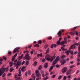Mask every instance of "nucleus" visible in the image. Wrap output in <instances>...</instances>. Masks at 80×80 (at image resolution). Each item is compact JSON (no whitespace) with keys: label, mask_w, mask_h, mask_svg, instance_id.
<instances>
[{"label":"nucleus","mask_w":80,"mask_h":80,"mask_svg":"<svg viewBox=\"0 0 80 80\" xmlns=\"http://www.w3.org/2000/svg\"><path fill=\"white\" fill-rule=\"evenodd\" d=\"M66 79H67V76H64L63 77V80H66Z\"/></svg>","instance_id":"e433bc0d"},{"label":"nucleus","mask_w":80,"mask_h":80,"mask_svg":"<svg viewBox=\"0 0 80 80\" xmlns=\"http://www.w3.org/2000/svg\"><path fill=\"white\" fill-rule=\"evenodd\" d=\"M62 32L60 31H59L58 32V33L57 34L58 35V37H62Z\"/></svg>","instance_id":"9d476101"},{"label":"nucleus","mask_w":80,"mask_h":80,"mask_svg":"<svg viewBox=\"0 0 80 80\" xmlns=\"http://www.w3.org/2000/svg\"><path fill=\"white\" fill-rule=\"evenodd\" d=\"M76 35H78V32H76L75 34Z\"/></svg>","instance_id":"4d7b16f0"},{"label":"nucleus","mask_w":80,"mask_h":80,"mask_svg":"<svg viewBox=\"0 0 80 80\" xmlns=\"http://www.w3.org/2000/svg\"><path fill=\"white\" fill-rule=\"evenodd\" d=\"M67 37L68 38H70V36L69 35H68Z\"/></svg>","instance_id":"e2e57ef3"},{"label":"nucleus","mask_w":80,"mask_h":80,"mask_svg":"<svg viewBox=\"0 0 80 80\" xmlns=\"http://www.w3.org/2000/svg\"><path fill=\"white\" fill-rule=\"evenodd\" d=\"M75 32H71V34L72 35H75Z\"/></svg>","instance_id":"72a5a7b5"},{"label":"nucleus","mask_w":80,"mask_h":80,"mask_svg":"<svg viewBox=\"0 0 80 80\" xmlns=\"http://www.w3.org/2000/svg\"><path fill=\"white\" fill-rule=\"evenodd\" d=\"M58 45V44H55L54 45V48H56V47H57V46Z\"/></svg>","instance_id":"a18cd8bd"},{"label":"nucleus","mask_w":80,"mask_h":80,"mask_svg":"<svg viewBox=\"0 0 80 80\" xmlns=\"http://www.w3.org/2000/svg\"><path fill=\"white\" fill-rule=\"evenodd\" d=\"M14 69H13V68H11L10 70H9V71L10 72H12V71H13V70Z\"/></svg>","instance_id":"bb28decb"},{"label":"nucleus","mask_w":80,"mask_h":80,"mask_svg":"<svg viewBox=\"0 0 80 80\" xmlns=\"http://www.w3.org/2000/svg\"><path fill=\"white\" fill-rule=\"evenodd\" d=\"M31 54H32L33 53V51H32L30 52Z\"/></svg>","instance_id":"5fc2aeb1"},{"label":"nucleus","mask_w":80,"mask_h":80,"mask_svg":"<svg viewBox=\"0 0 80 80\" xmlns=\"http://www.w3.org/2000/svg\"><path fill=\"white\" fill-rule=\"evenodd\" d=\"M55 75H53L52 76H51V78H55Z\"/></svg>","instance_id":"8fccbe9b"},{"label":"nucleus","mask_w":80,"mask_h":80,"mask_svg":"<svg viewBox=\"0 0 80 80\" xmlns=\"http://www.w3.org/2000/svg\"><path fill=\"white\" fill-rule=\"evenodd\" d=\"M4 60L6 61L7 60V57H5V56H3L2 58Z\"/></svg>","instance_id":"a878e982"},{"label":"nucleus","mask_w":80,"mask_h":80,"mask_svg":"<svg viewBox=\"0 0 80 80\" xmlns=\"http://www.w3.org/2000/svg\"><path fill=\"white\" fill-rule=\"evenodd\" d=\"M24 53H26V54L25 55H28V53H29V51H24L23 52Z\"/></svg>","instance_id":"2eb2a0df"},{"label":"nucleus","mask_w":80,"mask_h":80,"mask_svg":"<svg viewBox=\"0 0 80 80\" xmlns=\"http://www.w3.org/2000/svg\"><path fill=\"white\" fill-rule=\"evenodd\" d=\"M53 66H52L49 68V72H51V71L53 70Z\"/></svg>","instance_id":"f3484780"},{"label":"nucleus","mask_w":80,"mask_h":80,"mask_svg":"<svg viewBox=\"0 0 80 80\" xmlns=\"http://www.w3.org/2000/svg\"><path fill=\"white\" fill-rule=\"evenodd\" d=\"M64 40L65 42H66V41H67V38H64Z\"/></svg>","instance_id":"09e8293b"},{"label":"nucleus","mask_w":80,"mask_h":80,"mask_svg":"<svg viewBox=\"0 0 80 80\" xmlns=\"http://www.w3.org/2000/svg\"><path fill=\"white\" fill-rule=\"evenodd\" d=\"M61 57L62 58H65V57H66V56L65 55H62L61 56Z\"/></svg>","instance_id":"c85d7f7f"},{"label":"nucleus","mask_w":80,"mask_h":80,"mask_svg":"<svg viewBox=\"0 0 80 80\" xmlns=\"http://www.w3.org/2000/svg\"><path fill=\"white\" fill-rule=\"evenodd\" d=\"M66 53L68 55H69V53H70V52L69 51V50H68L66 52Z\"/></svg>","instance_id":"5701e85b"},{"label":"nucleus","mask_w":80,"mask_h":80,"mask_svg":"<svg viewBox=\"0 0 80 80\" xmlns=\"http://www.w3.org/2000/svg\"><path fill=\"white\" fill-rule=\"evenodd\" d=\"M45 59H42V62H43V63H45Z\"/></svg>","instance_id":"ea45409f"},{"label":"nucleus","mask_w":80,"mask_h":80,"mask_svg":"<svg viewBox=\"0 0 80 80\" xmlns=\"http://www.w3.org/2000/svg\"><path fill=\"white\" fill-rule=\"evenodd\" d=\"M54 46V44H52L51 46V48H53V47Z\"/></svg>","instance_id":"a19ab883"},{"label":"nucleus","mask_w":80,"mask_h":80,"mask_svg":"<svg viewBox=\"0 0 80 80\" xmlns=\"http://www.w3.org/2000/svg\"><path fill=\"white\" fill-rule=\"evenodd\" d=\"M20 80V78H18L16 80Z\"/></svg>","instance_id":"338daca9"},{"label":"nucleus","mask_w":80,"mask_h":80,"mask_svg":"<svg viewBox=\"0 0 80 80\" xmlns=\"http://www.w3.org/2000/svg\"><path fill=\"white\" fill-rule=\"evenodd\" d=\"M6 75V74L5 73H4V74H3V75H2V77H4Z\"/></svg>","instance_id":"603ef678"},{"label":"nucleus","mask_w":80,"mask_h":80,"mask_svg":"<svg viewBox=\"0 0 80 80\" xmlns=\"http://www.w3.org/2000/svg\"><path fill=\"white\" fill-rule=\"evenodd\" d=\"M59 60V56H57L55 59V60H54L53 61V63L52 64V65H54L57 62H58Z\"/></svg>","instance_id":"20e7f679"},{"label":"nucleus","mask_w":80,"mask_h":80,"mask_svg":"<svg viewBox=\"0 0 80 80\" xmlns=\"http://www.w3.org/2000/svg\"><path fill=\"white\" fill-rule=\"evenodd\" d=\"M61 48L62 50H63V51H65V50H67V49H64L63 47H61Z\"/></svg>","instance_id":"b1692460"},{"label":"nucleus","mask_w":80,"mask_h":80,"mask_svg":"<svg viewBox=\"0 0 80 80\" xmlns=\"http://www.w3.org/2000/svg\"><path fill=\"white\" fill-rule=\"evenodd\" d=\"M71 54H72V55H73V51H71Z\"/></svg>","instance_id":"13d9d810"},{"label":"nucleus","mask_w":80,"mask_h":80,"mask_svg":"<svg viewBox=\"0 0 80 80\" xmlns=\"http://www.w3.org/2000/svg\"><path fill=\"white\" fill-rule=\"evenodd\" d=\"M65 43H67V42H65V41H62L61 42V45H63Z\"/></svg>","instance_id":"6ab92c4d"},{"label":"nucleus","mask_w":80,"mask_h":80,"mask_svg":"<svg viewBox=\"0 0 80 80\" xmlns=\"http://www.w3.org/2000/svg\"><path fill=\"white\" fill-rule=\"evenodd\" d=\"M60 62H61V65H63V64L65 63H66V62H67L66 61V60H64V59H62V60H60Z\"/></svg>","instance_id":"0eeeda50"},{"label":"nucleus","mask_w":80,"mask_h":80,"mask_svg":"<svg viewBox=\"0 0 80 80\" xmlns=\"http://www.w3.org/2000/svg\"><path fill=\"white\" fill-rule=\"evenodd\" d=\"M60 65H59L58 64H57L56 65V67H57V68H58V67H60Z\"/></svg>","instance_id":"3c124183"},{"label":"nucleus","mask_w":80,"mask_h":80,"mask_svg":"<svg viewBox=\"0 0 80 80\" xmlns=\"http://www.w3.org/2000/svg\"><path fill=\"white\" fill-rule=\"evenodd\" d=\"M80 65V63L78 62L77 63V65Z\"/></svg>","instance_id":"774afa93"},{"label":"nucleus","mask_w":80,"mask_h":80,"mask_svg":"<svg viewBox=\"0 0 80 80\" xmlns=\"http://www.w3.org/2000/svg\"><path fill=\"white\" fill-rule=\"evenodd\" d=\"M25 61H23L22 62V65H23V64H24L25 63Z\"/></svg>","instance_id":"0e129e2a"},{"label":"nucleus","mask_w":80,"mask_h":80,"mask_svg":"<svg viewBox=\"0 0 80 80\" xmlns=\"http://www.w3.org/2000/svg\"><path fill=\"white\" fill-rule=\"evenodd\" d=\"M11 53H12V52H11V51L9 52H8V55H10V54H11Z\"/></svg>","instance_id":"6e6d98bb"},{"label":"nucleus","mask_w":80,"mask_h":80,"mask_svg":"<svg viewBox=\"0 0 80 80\" xmlns=\"http://www.w3.org/2000/svg\"><path fill=\"white\" fill-rule=\"evenodd\" d=\"M26 68H27V67L25 66H23L21 68V71L22 72H24V71H25V70H26Z\"/></svg>","instance_id":"1a4fd4ad"},{"label":"nucleus","mask_w":80,"mask_h":80,"mask_svg":"<svg viewBox=\"0 0 80 80\" xmlns=\"http://www.w3.org/2000/svg\"><path fill=\"white\" fill-rule=\"evenodd\" d=\"M79 42H77V43H74V45H76L77 46V45H79Z\"/></svg>","instance_id":"cd10ccee"},{"label":"nucleus","mask_w":80,"mask_h":80,"mask_svg":"<svg viewBox=\"0 0 80 80\" xmlns=\"http://www.w3.org/2000/svg\"><path fill=\"white\" fill-rule=\"evenodd\" d=\"M13 64L16 67V68L18 69V67L21 65V61H17V60H16L14 61Z\"/></svg>","instance_id":"f03ea898"},{"label":"nucleus","mask_w":80,"mask_h":80,"mask_svg":"<svg viewBox=\"0 0 80 80\" xmlns=\"http://www.w3.org/2000/svg\"><path fill=\"white\" fill-rule=\"evenodd\" d=\"M15 59V57L13 56L12 58V62H13L14 61V60Z\"/></svg>","instance_id":"c756f323"},{"label":"nucleus","mask_w":80,"mask_h":80,"mask_svg":"<svg viewBox=\"0 0 80 80\" xmlns=\"http://www.w3.org/2000/svg\"><path fill=\"white\" fill-rule=\"evenodd\" d=\"M57 44L58 45H61V42H60V41H57Z\"/></svg>","instance_id":"393cba45"},{"label":"nucleus","mask_w":80,"mask_h":80,"mask_svg":"<svg viewBox=\"0 0 80 80\" xmlns=\"http://www.w3.org/2000/svg\"><path fill=\"white\" fill-rule=\"evenodd\" d=\"M49 52H50V48H48L47 49L45 54H47V53H49Z\"/></svg>","instance_id":"4468645a"},{"label":"nucleus","mask_w":80,"mask_h":80,"mask_svg":"<svg viewBox=\"0 0 80 80\" xmlns=\"http://www.w3.org/2000/svg\"><path fill=\"white\" fill-rule=\"evenodd\" d=\"M36 77H41V74L40 73H36Z\"/></svg>","instance_id":"ddd939ff"},{"label":"nucleus","mask_w":80,"mask_h":80,"mask_svg":"<svg viewBox=\"0 0 80 80\" xmlns=\"http://www.w3.org/2000/svg\"><path fill=\"white\" fill-rule=\"evenodd\" d=\"M62 37H60L59 38V41H60H60H61V40H62Z\"/></svg>","instance_id":"bf43d9fd"},{"label":"nucleus","mask_w":80,"mask_h":80,"mask_svg":"<svg viewBox=\"0 0 80 80\" xmlns=\"http://www.w3.org/2000/svg\"><path fill=\"white\" fill-rule=\"evenodd\" d=\"M42 53H41V54H38L37 55V57H42Z\"/></svg>","instance_id":"dca6fc26"},{"label":"nucleus","mask_w":80,"mask_h":80,"mask_svg":"<svg viewBox=\"0 0 80 80\" xmlns=\"http://www.w3.org/2000/svg\"><path fill=\"white\" fill-rule=\"evenodd\" d=\"M38 70H40L42 69V65H40L39 66L38 68Z\"/></svg>","instance_id":"c9c22d12"},{"label":"nucleus","mask_w":80,"mask_h":80,"mask_svg":"<svg viewBox=\"0 0 80 80\" xmlns=\"http://www.w3.org/2000/svg\"><path fill=\"white\" fill-rule=\"evenodd\" d=\"M78 50L79 52H80V45H79L78 47Z\"/></svg>","instance_id":"c03bdc74"},{"label":"nucleus","mask_w":80,"mask_h":80,"mask_svg":"<svg viewBox=\"0 0 80 80\" xmlns=\"http://www.w3.org/2000/svg\"><path fill=\"white\" fill-rule=\"evenodd\" d=\"M39 46V45H38V44H36L34 45L35 47H38Z\"/></svg>","instance_id":"7c9ffc66"},{"label":"nucleus","mask_w":80,"mask_h":80,"mask_svg":"<svg viewBox=\"0 0 80 80\" xmlns=\"http://www.w3.org/2000/svg\"><path fill=\"white\" fill-rule=\"evenodd\" d=\"M70 47V49H73V48H75L76 47V46L75 45V44H73V45H72Z\"/></svg>","instance_id":"f8f14e48"},{"label":"nucleus","mask_w":80,"mask_h":80,"mask_svg":"<svg viewBox=\"0 0 80 80\" xmlns=\"http://www.w3.org/2000/svg\"><path fill=\"white\" fill-rule=\"evenodd\" d=\"M28 63H29V62L28 61H27L26 62V65H28Z\"/></svg>","instance_id":"4c0bfd02"},{"label":"nucleus","mask_w":80,"mask_h":80,"mask_svg":"<svg viewBox=\"0 0 80 80\" xmlns=\"http://www.w3.org/2000/svg\"><path fill=\"white\" fill-rule=\"evenodd\" d=\"M56 58L55 55H54L53 56H50L49 55H47L45 57L47 60L50 61V62H52L53 60V59H55Z\"/></svg>","instance_id":"f257e3e1"},{"label":"nucleus","mask_w":80,"mask_h":80,"mask_svg":"<svg viewBox=\"0 0 80 80\" xmlns=\"http://www.w3.org/2000/svg\"><path fill=\"white\" fill-rule=\"evenodd\" d=\"M34 66H36L37 65V61H35L34 63Z\"/></svg>","instance_id":"79ce46f5"},{"label":"nucleus","mask_w":80,"mask_h":80,"mask_svg":"<svg viewBox=\"0 0 80 80\" xmlns=\"http://www.w3.org/2000/svg\"><path fill=\"white\" fill-rule=\"evenodd\" d=\"M42 41L41 40H39L38 42V44H41L42 43Z\"/></svg>","instance_id":"37998d69"},{"label":"nucleus","mask_w":80,"mask_h":80,"mask_svg":"<svg viewBox=\"0 0 80 80\" xmlns=\"http://www.w3.org/2000/svg\"><path fill=\"white\" fill-rule=\"evenodd\" d=\"M77 61H78V62H79L80 61V58H78L77 59Z\"/></svg>","instance_id":"680f3d73"},{"label":"nucleus","mask_w":80,"mask_h":80,"mask_svg":"<svg viewBox=\"0 0 80 80\" xmlns=\"http://www.w3.org/2000/svg\"><path fill=\"white\" fill-rule=\"evenodd\" d=\"M16 56H17V53L15 54V55L13 57H15Z\"/></svg>","instance_id":"69168bd1"},{"label":"nucleus","mask_w":80,"mask_h":80,"mask_svg":"<svg viewBox=\"0 0 80 80\" xmlns=\"http://www.w3.org/2000/svg\"><path fill=\"white\" fill-rule=\"evenodd\" d=\"M23 57V54H22L21 56H19L18 58V60H20L21 58H22Z\"/></svg>","instance_id":"9b49d317"},{"label":"nucleus","mask_w":80,"mask_h":80,"mask_svg":"<svg viewBox=\"0 0 80 80\" xmlns=\"http://www.w3.org/2000/svg\"><path fill=\"white\" fill-rule=\"evenodd\" d=\"M44 67L46 68H47V67H48V63H45L44 65Z\"/></svg>","instance_id":"aec40b11"},{"label":"nucleus","mask_w":80,"mask_h":80,"mask_svg":"<svg viewBox=\"0 0 80 80\" xmlns=\"http://www.w3.org/2000/svg\"><path fill=\"white\" fill-rule=\"evenodd\" d=\"M9 63L10 66L11 67H12V65H13V62H9Z\"/></svg>","instance_id":"412c9836"},{"label":"nucleus","mask_w":80,"mask_h":80,"mask_svg":"<svg viewBox=\"0 0 80 80\" xmlns=\"http://www.w3.org/2000/svg\"><path fill=\"white\" fill-rule=\"evenodd\" d=\"M20 47H17L16 48H15L13 50V53H16L17 52H19V51L18 49H20Z\"/></svg>","instance_id":"39448f33"},{"label":"nucleus","mask_w":80,"mask_h":80,"mask_svg":"<svg viewBox=\"0 0 80 80\" xmlns=\"http://www.w3.org/2000/svg\"><path fill=\"white\" fill-rule=\"evenodd\" d=\"M48 40H52V37L50 36L49 37V38H48Z\"/></svg>","instance_id":"de8ad7c7"},{"label":"nucleus","mask_w":80,"mask_h":80,"mask_svg":"<svg viewBox=\"0 0 80 80\" xmlns=\"http://www.w3.org/2000/svg\"><path fill=\"white\" fill-rule=\"evenodd\" d=\"M30 56H29L28 54L25 55V58H24L26 59V60H30L31 58Z\"/></svg>","instance_id":"423d86ee"},{"label":"nucleus","mask_w":80,"mask_h":80,"mask_svg":"<svg viewBox=\"0 0 80 80\" xmlns=\"http://www.w3.org/2000/svg\"><path fill=\"white\" fill-rule=\"evenodd\" d=\"M70 69L67 72L66 75H68V74H70Z\"/></svg>","instance_id":"4be33fe9"},{"label":"nucleus","mask_w":80,"mask_h":80,"mask_svg":"<svg viewBox=\"0 0 80 80\" xmlns=\"http://www.w3.org/2000/svg\"><path fill=\"white\" fill-rule=\"evenodd\" d=\"M42 79L43 80H47V79H48V77L47 76H46V77L43 78H42Z\"/></svg>","instance_id":"a211bd4d"},{"label":"nucleus","mask_w":80,"mask_h":80,"mask_svg":"<svg viewBox=\"0 0 80 80\" xmlns=\"http://www.w3.org/2000/svg\"><path fill=\"white\" fill-rule=\"evenodd\" d=\"M62 76H60L58 77V80H60V79H62Z\"/></svg>","instance_id":"2f4dec72"},{"label":"nucleus","mask_w":80,"mask_h":80,"mask_svg":"<svg viewBox=\"0 0 80 80\" xmlns=\"http://www.w3.org/2000/svg\"><path fill=\"white\" fill-rule=\"evenodd\" d=\"M66 71H67V68H64L63 69H62V73H65L66 72Z\"/></svg>","instance_id":"6e6552de"},{"label":"nucleus","mask_w":80,"mask_h":80,"mask_svg":"<svg viewBox=\"0 0 80 80\" xmlns=\"http://www.w3.org/2000/svg\"><path fill=\"white\" fill-rule=\"evenodd\" d=\"M30 73H31V71L30 70L28 71V75H30Z\"/></svg>","instance_id":"58836bf2"},{"label":"nucleus","mask_w":80,"mask_h":80,"mask_svg":"<svg viewBox=\"0 0 80 80\" xmlns=\"http://www.w3.org/2000/svg\"><path fill=\"white\" fill-rule=\"evenodd\" d=\"M5 68H3L0 69V77H1L3 73L5 72Z\"/></svg>","instance_id":"7ed1b4c3"},{"label":"nucleus","mask_w":80,"mask_h":80,"mask_svg":"<svg viewBox=\"0 0 80 80\" xmlns=\"http://www.w3.org/2000/svg\"><path fill=\"white\" fill-rule=\"evenodd\" d=\"M41 74H44V72H43V71H41Z\"/></svg>","instance_id":"052dcab7"},{"label":"nucleus","mask_w":80,"mask_h":80,"mask_svg":"<svg viewBox=\"0 0 80 80\" xmlns=\"http://www.w3.org/2000/svg\"><path fill=\"white\" fill-rule=\"evenodd\" d=\"M78 57H80V52L78 53Z\"/></svg>","instance_id":"49530a36"},{"label":"nucleus","mask_w":80,"mask_h":80,"mask_svg":"<svg viewBox=\"0 0 80 80\" xmlns=\"http://www.w3.org/2000/svg\"><path fill=\"white\" fill-rule=\"evenodd\" d=\"M32 47V44L28 46V47L29 48H31Z\"/></svg>","instance_id":"f704fd0d"},{"label":"nucleus","mask_w":80,"mask_h":80,"mask_svg":"<svg viewBox=\"0 0 80 80\" xmlns=\"http://www.w3.org/2000/svg\"><path fill=\"white\" fill-rule=\"evenodd\" d=\"M77 28V27H74L72 29V30H75V29H76V28Z\"/></svg>","instance_id":"864d4df0"},{"label":"nucleus","mask_w":80,"mask_h":80,"mask_svg":"<svg viewBox=\"0 0 80 80\" xmlns=\"http://www.w3.org/2000/svg\"><path fill=\"white\" fill-rule=\"evenodd\" d=\"M35 73H36H36H38L40 72H39V71L38 70H36V71H35Z\"/></svg>","instance_id":"473e14b6"}]
</instances>
